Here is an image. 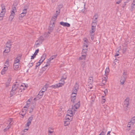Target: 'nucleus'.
<instances>
[{
    "instance_id": "16",
    "label": "nucleus",
    "mask_w": 135,
    "mask_h": 135,
    "mask_svg": "<svg viewBox=\"0 0 135 135\" xmlns=\"http://www.w3.org/2000/svg\"><path fill=\"white\" fill-rule=\"evenodd\" d=\"M15 15V13H11V15H10L9 17V20L10 21H12L13 18H14V16Z\"/></svg>"
},
{
    "instance_id": "5",
    "label": "nucleus",
    "mask_w": 135,
    "mask_h": 135,
    "mask_svg": "<svg viewBox=\"0 0 135 135\" xmlns=\"http://www.w3.org/2000/svg\"><path fill=\"white\" fill-rule=\"evenodd\" d=\"M33 118V115H32L27 120V123L25 125V127H28L30 125L31 122Z\"/></svg>"
},
{
    "instance_id": "1",
    "label": "nucleus",
    "mask_w": 135,
    "mask_h": 135,
    "mask_svg": "<svg viewBox=\"0 0 135 135\" xmlns=\"http://www.w3.org/2000/svg\"><path fill=\"white\" fill-rule=\"evenodd\" d=\"M19 87L18 84H14L12 86V89L10 92V97L17 93L18 90V88Z\"/></svg>"
},
{
    "instance_id": "23",
    "label": "nucleus",
    "mask_w": 135,
    "mask_h": 135,
    "mask_svg": "<svg viewBox=\"0 0 135 135\" xmlns=\"http://www.w3.org/2000/svg\"><path fill=\"white\" fill-rule=\"evenodd\" d=\"M77 90L78 89L74 88L72 91V95H73V94L76 95Z\"/></svg>"
},
{
    "instance_id": "64",
    "label": "nucleus",
    "mask_w": 135,
    "mask_h": 135,
    "mask_svg": "<svg viewBox=\"0 0 135 135\" xmlns=\"http://www.w3.org/2000/svg\"><path fill=\"white\" fill-rule=\"evenodd\" d=\"M42 61V60H41V59L37 63H40V64H41V63L43 62V61Z\"/></svg>"
},
{
    "instance_id": "12",
    "label": "nucleus",
    "mask_w": 135,
    "mask_h": 135,
    "mask_svg": "<svg viewBox=\"0 0 135 135\" xmlns=\"http://www.w3.org/2000/svg\"><path fill=\"white\" fill-rule=\"evenodd\" d=\"M74 110H73L72 108L71 109V110H68L67 111V113L68 114H70V118H71L72 116H73V113L74 112Z\"/></svg>"
},
{
    "instance_id": "47",
    "label": "nucleus",
    "mask_w": 135,
    "mask_h": 135,
    "mask_svg": "<svg viewBox=\"0 0 135 135\" xmlns=\"http://www.w3.org/2000/svg\"><path fill=\"white\" fill-rule=\"evenodd\" d=\"M60 82L59 83H60V85H63L65 83V82L64 80H61V79L60 80Z\"/></svg>"
},
{
    "instance_id": "34",
    "label": "nucleus",
    "mask_w": 135,
    "mask_h": 135,
    "mask_svg": "<svg viewBox=\"0 0 135 135\" xmlns=\"http://www.w3.org/2000/svg\"><path fill=\"white\" fill-rule=\"evenodd\" d=\"M16 11V8L15 6L12 8V10L11 11V13H15V12Z\"/></svg>"
},
{
    "instance_id": "26",
    "label": "nucleus",
    "mask_w": 135,
    "mask_h": 135,
    "mask_svg": "<svg viewBox=\"0 0 135 135\" xmlns=\"http://www.w3.org/2000/svg\"><path fill=\"white\" fill-rule=\"evenodd\" d=\"M11 126L10 125L8 124L6 127L3 130L4 132H6L10 128Z\"/></svg>"
},
{
    "instance_id": "30",
    "label": "nucleus",
    "mask_w": 135,
    "mask_h": 135,
    "mask_svg": "<svg viewBox=\"0 0 135 135\" xmlns=\"http://www.w3.org/2000/svg\"><path fill=\"white\" fill-rule=\"evenodd\" d=\"M87 51V50H83L82 52V55H84V56H86V55Z\"/></svg>"
},
{
    "instance_id": "45",
    "label": "nucleus",
    "mask_w": 135,
    "mask_h": 135,
    "mask_svg": "<svg viewBox=\"0 0 135 135\" xmlns=\"http://www.w3.org/2000/svg\"><path fill=\"white\" fill-rule=\"evenodd\" d=\"M131 121L134 123H135V117H134L132 118Z\"/></svg>"
},
{
    "instance_id": "25",
    "label": "nucleus",
    "mask_w": 135,
    "mask_h": 135,
    "mask_svg": "<svg viewBox=\"0 0 135 135\" xmlns=\"http://www.w3.org/2000/svg\"><path fill=\"white\" fill-rule=\"evenodd\" d=\"M94 32L91 33V31H90V34L91 36V38L92 40H93L94 38Z\"/></svg>"
},
{
    "instance_id": "52",
    "label": "nucleus",
    "mask_w": 135,
    "mask_h": 135,
    "mask_svg": "<svg viewBox=\"0 0 135 135\" xmlns=\"http://www.w3.org/2000/svg\"><path fill=\"white\" fill-rule=\"evenodd\" d=\"M119 49H118V50L117 51L116 54H115V56H114L115 57H116V56H118L119 55L118 54V53H119Z\"/></svg>"
},
{
    "instance_id": "48",
    "label": "nucleus",
    "mask_w": 135,
    "mask_h": 135,
    "mask_svg": "<svg viewBox=\"0 0 135 135\" xmlns=\"http://www.w3.org/2000/svg\"><path fill=\"white\" fill-rule=\"evenodd\" d=\"M106 132V131L103 132V131H102L99 135H104L105 134Z\"/></svg>"
},
{
    "instance_id": "10",
    "label": "nucleus",
    "mask_w": 135,
    "mask_h": 135,
    "mask_svg": "<svg viewBox=\"0 0 135 135\" xmlns=\"http://www.w3.org/2000/svg\"><path fill=\"white\" fill-rule=\"evenodd\" d=\"M60 25L63 26L69 27L70 26V24L67 22H60Z\"/></svg>"
},
{
    "instance_id": "55",
    "label": "nucleus",
    "mask_w": 135,
    "mask_h": 135,
    "mask_svg": "<svg viewBox=\"0 0 135 135\" xmlns=\"http://www.w3.org/2000/svg\"><path fill=\"white\" fill-rule=\"evenodd\" d=\"M13 119H10L8 120V121L9 123V125H11V122L12 121Z\"/></svg>"
},
{
    "instance_id": "54",
    "label": "nucleus",
    "mask_w": 135,
    "mask_h": 135,
    "mask_svg": "<svg viewBox=\"0 0 135 135\" xmlns=\"http://www.w3.org/2000/svg\"><path fill=\"white\" fill-rule=\"evenodd\" d=\"M135 134V131L134 130L132 131V132L131 133L130 135H133Z\"/></svg>"
},
{
    "instance_id": "41",
    "label": "nucleus",
    "mask_w": 135,
    "mask_h": 135,
    "mask_svg": "<svg viewBox=\"0 0 135 135\" xmlns=\"http://www.w3.org/2000/svg\"><path fill=\"white\" fill-rule=\"evenodd\" d=\"M109 71V68H107L105 70V74H108V73Z\"/></svg>"
},
{
    "instance_id": "22",
    "label": "nucleus",
    "mask_w": 135,
    "mask_h": 135,
    "mask_svg": "<svg viewBox=\"0 0 135 135\" xmlns=\"http://www.w3.org/2000/svg\"><path fill=\"white\" fill-rule=\"evenodd\" d=\"M11 48L9 47H6L5 48V49L4 51V52L8 53L10 51Z\"/></svg>"
},
{
    "instance_id": "53",
    "label": "nucleus",
    "mask_w": 135,
    "mask_h": 135,
    "mask_svg": "<svg viewBox=\"0 0 135 135\" xmlns=\"http://www.w3.org/2000/svg\"><path fill=\"white\" fill-rule=\"evenodd\" d=\"M40 95H38V94L37 96L34 99V100H35L36 99H40L41 98H40Z\"/></svg>"
},
{
    "instance_id": "15",
    "label": "nucleus",
    "mask_w": 135,
    "mask_h": 135,
    "mask_svg": "<svg viewBox=\"0 0 135 135\" xmlns=\"http://www.w3.org/2000/svg\"><path fill=\"white\" fill-rule=\"evenodd\" d=\"M80 68L82 69L83 70H84L85 68H86V63L85 61H83L81 65Z\"/></svg>"
},
{
    "instance_id": "59",
    "label": "nucleus",
    "mask_w": 135,
    "mask_h": 135,
    "mask_svg": "<svg viewBox=\"0 0 135 135\" xmlns=\"http://www.w3.org/2000/svg\"><path fill=\"white\" fill-rule=\"evenodd\" d=\"M105 101H106V100H105V99H102V102H101L102 103V104H103V103H104L105 102Z\"/></svg>"
},
{
    "instance_id": "11",
    "label": "nucleus",
    "mask_w": 135,
    "mask_h": 135,
    "mask_svg": "<svg viewBox=\"0 0 135 135\" xmlns=\"http://www.w3.org/2000/svg\"><path fill=\"white\" fill-rule=\"evenodd\" d=\"M4 66H4L3 69L2 70L1 72V74H4L5 73L6 71L8 70V66H7L6 65H4Z\"/></svg>"
},
{
    "instance_id": "2",
    "label": "nucleus",
    "mask_w": 135,
    "mask_h": 135,
    "mask_svg": "<svg viewBox=\"0 0 135 135\" xmlns=\"http://www.w3.org/2000/svg\"><path fill=\"white\" fill-rule=\"evenodd\" d=\"M129 98L127 97L124 101L123 108L124 109L125 111L128 110V108L129 105Z\"/></svg>"
},
{
    "instance_id": "7",
    "label": "nucleus",
    "mask_w": 135,
    "mask_h": 135,
    "mask_svg": "<svg viewBox=\"0 0 135 135\" xmlns=\"http://www.w3.org/2000/svg\"><path fill=\"white\" fill-rule=\"evenodd\" d=\"M54 21L51 20L50 22V24L49 26V29L50 30H52L53 29V28L55 26Z\"/></svg>"
},
{
    "instance_id": "35",
    "label": "nucleus",
    "mask_w": 135,
    "mask_h": 135,
    "mask_svg": "<svg viewBox=\"0 0 135 135\" xmlns=\"http://www.w3.org/2000/svg\"><path fill=\"white\" fill-rule=\"evenodd\" d=\"M104 78L105 79H103L102 81V83L104 85H105V84H106L107 80V79L105 77Z\"/></svg>"
},
{
    "instance_id": "21",
    "label": "nucleus",
    "mask_w": 135,
    "mask_h": 135,
    "mask_svg": "<svg viewBox=\"0 0 135 135\" xmlns=\"http://www.w3.org/2000/svg\"><path fill=\"white\" fill-rule=\"evenodd\" d=\"M19 63H14L13 65V68L14 69L16 70L17 69H18L19 67Z\"/></svg>"
},
{
    "instance_id": "57",
    "label": "nucleus",
    "mask_w": 135,
    "mask_h": 135,
    "mask_svg": "<svg viewBox=\"0 0 135 135\" xmlns=\"http://www.w3.org/2000/svg\"><path fill=\"white\" fill-rule=\"evenodd\" d=\"M9 60L8 59H7V60L6 61L5 64L7 65H6L7 66H8V63H9Z\"/></svg>"
},
{
    "instance_id": "49",
    "label": "nucleus",
    "mask_w": 135,
    "mask_h": 135,
    "mask_svg": "<svg viewBox=\"0 0 135 135\" xmlns=\"http://www.w3.org/2000/svg\"><path fill=\"white\" fill-rule=\"evenodd\" d=\"M39 50L38 49H37L36 50L35 53L34 54L35 55H36L37 54V53L39 52Z\"/></svg>"
},
{
    "instance_id": "17",
    "label": "nucleus",
    "mask_w": 135,
    "mask_h": 135,
    "mask_svg": "<svg viewBox=\"0 0 135 135\" xmlns=\"http://www.w3.org/2000/svg\"><path fill=\"white\" fill-rule=\"evenodd\" d=\"M11 43L12 42L10 40H9L6 43V47L11 48Z\"/></svg>"
},
{
    "instance_id": "60",
    "label": "nucleus",
    "mask_w": 135,
    "mask_h": 135,
    "mask_svg": "<svg viewBox=\"0 0 135 135\" xmlns=\"http://www.w3.org/2000/svg\"><path fill=\"white\" fill-rule=\"evenodd\" d=\"M27 9H25L23 11V13H25V14H26L27 13Z\"/></svg>"
},
{
    "instance_id": "58",
    "label": "nucleus",
    "mask_w": 135,
    "mask_h": 135,
    "mask_svg": "<svg viewBox=\"0 0 135 135\" xmlns=\"http://www.w3.org/2000/svg\"><path fill=\"white\" fill-rule=\"evenodd\" d=\"M126 50V47H124L123 49V52L124 53L125 52Z\"/></svg>"
},
{
    "instance_id": "50",
    "label": "nucleus",
    "mask_w": 135,
    "mask_h": 135,
    "mask_svg": "<svg viewBox=\"0 0 135 135\" xmlns=\"http://www.w3.org/2000/svg\"><path fill=\"white\" fill-rule=\"evenodd\" d=\"M60 13V10H59V11H56V14H55V15H56L57 16L59 15V14Z\"/></svg>"
},
{
    "instance_id": "56",
    "label": "nucleus",
    "mask_w": 135,
    "mask_h": 135,
    "mask_svg": "<svg viewBox=\"0 0 135 135\" xmlns=\"http://www.w3.org/2000/svg\"><path fill=\"white\" fill-rule=\"evenodd\" d=\"M2 11H4V12H6V9L4 7H2Z\"/></svg>"
},
{
    "instance_id": "37",
    "label": "nucleus",
    "mask_w": 135,
    "mask_h": 135,
    "mask_svg": "<svg viewBox=\"0 0 135 135\" xmlns=\"http://www.w3.org/2000/svg\"><path fill=\"white\" fill-rule=\"evenodd\" d=\"M20 61V60L19 59H17V57L15 60L14 63H19L18 62Z\"/></svg>"
},
{
    "instance_id": "38",
    "label": "nucleus",
    "mask_w": 135,
    "mask_h": 135,
    "mask_svg": "<svg viewBox=\"0 0 135 135\" xmlns=\"http://www.w3.org/2000/svg\"><path fill=\"white\" fill-rule=\"evenodd\" d=\"M67 78L66 76L65 75H64L61 77V80L66 79Z\"/></svg>"
},
{
    "instance_id": "36",
    "label": "nucleus",
    "mask_w": 135,
    "mask_h": 135,
    "mask_svg": "<svg viewBox=\"0 0 135 135\" xmlns=\"http://www.w3.org/2000/svg\"><path fill=\"white\" fill-rule=\"evenodd\" d=\"M135 5V0H134L133 1V3L132 4L131 8L133 9L134 8V6Z\"/></svg>"
},
{
    "instance_id": "39",
    "label": "nucleus",
    "mask_w": 135,
    "mask_h": 135,
    "mask_svg": "<svg viewBox=\"0 0 135 135\" xmlns=\"http://www.w3.org/2000/svg\"><path fill=\"white\" fill-rule=\"evenodd\" d=\"M57 17V16L55 15V16L53 17L52 18V20H53L54 21V22L55 21V20H56Z\"/></svg>"
},
{
    "instance_id": "4",
    "label": "nucleus",
    "mask_w": 135,
    "mask_h": 135,
    "mask_svg": "<svg viewBox=\"0 0 135 135\" xmlns=\"http://www.w3.org/2000/svg\"><path fill=\"white\" fill-rule=\"evenodd\" d=\"M127 78V74L125 72H124L123 75L121 77V78L120 80V84L123 85L124 83Z\"/></svg>"
},
{
    "instance_id": "31",
    "label": "nucleus",
    "mask_w": 135,
    "mask_h": 135,
    "mask_svg": "<svg viewBox=\"0 0 135 135\" xmlns=\"http://www.w3.org/2000/svg\"><path fill=\"white\" fill-rule=\"evenodd\" d=\"M6 12L4 11H1L0 14V17H4V14Z\"/></svg>"
},
{
    "instance_id": "24",
    "label": "nucleus",
    "mask_w": 135,
    "mask_h": 135,
    "mask_svg": "<svg viewBox=\"0 0 135 135\" xmlns=\"http://www.w3.org/2000/svg\"><path fill=\"white\" fill-rule=\"evenodd\" d=\"M88 45L87 44H85V45H83V50H88Z\"/></svg>"
},
{
    "instance_id": "63",
    "label": "nucleus",
    "mask_w": 135,
    "mask_h": 135,
    "mask_svg": "<svg viewBox=\"0 0 135 135\" xmlns=\"http://www.w3.org/2000/svg\"><path fill=\"white\" fill-rule=\"evenodd\" d=\"M128 123H130V124H131V126H133L134 123L132 122L131 121H130V122Z\"/></svg>"
},
{
    "instance_id": "6",
    "label": "nucleus",
    "mask_w": 135,
    "mask_h": 135,
    "mask_svg": "<svg viewBox=\"0 0 135 135\" xmlns=\"http://www.w3.org/2000/svg\"><path fill=\"white\" fill-rule=\"evenodd\" d=\"M36 104V103L35 102H32L31 103V104L30 109L29 111L30 113H31L33 112V109L35 107Z\"/></svg>"
},
{
    "instance_id": "20",
    "label": "nucleus",
    "mask_w": 135,
    "mask_h": 135,
    "mask_svg": "<svg viewBox=\"0 0 135 135\" xmlns=\"http://www.w3.org/2000/svg\"><path fill=\"white\" fill-rule=\"evenodd\" d=\"M44 40V37L42 36H41L38 39V41H39V43H42V42Z\"/></svg>"
},
{
    "instance_id": "13",
    "label": "nucleus",
    "mask_w": 135,
    "mask_h": 135,
    "mask_svg": "<svg viewBox=\"0 0 135 135\" xmlns=\"http://www.w3.org/2000/svg\"><path fill=\"white\" fill-rule=\"evenodd\" d=\"M61 86H62V85H60V83H59L58 84H56L54 85H52L51 86H50V87L55 88H56L60 87Z\"/></svg>"
},
{
    "instance_id": "62",
    "label": "nucleus",
    "mask_w": 135,
    "mask_h": 135,
    "mask_svg": "<svg viewBox=\"0 0 135 135\" xmlns=\"http://www.w3.org/2000/svg\"><path fill=\"white\" fill-rule=\"evenodd\" d=\"M32 63H33V62H31V63H30L28 64L29 66L30 67L32 66H33Z\"/></svg>"
},
{
    "instance_id": "18",
    "label": "nucleus",
    "mask_w": 135,
    "mask_h": 135,
    "mask_svg": "<svg viewBox=\"0 0 135 135\" xmlns=\"http://www.w3.org/2000/svg\"><path fill=\"white\" fill-rule=\"evenodd\" d=\"M48 87V85L46 84L44 86L43 88H42L41 90L42 92H44L46 90L47 87Z\"/></svg>"
},
{
    "instance_id": "46",
    "label": "nucleus",
    "mask_w": 135,
    "mask_h": 135,
    "mask_svg": "<svg viewBox=\"0 0 135 135\" xmlns=\"http://www.w3.org/2000/svg\"><path fill=\"white\" fill-rule=\"evenodd\" d=\"M22 89H23V90L24 89V88L22 89L21 88H19V87L18 88V90L17 91V92H18V93H20V92H22Z\"/></svg>"
},
{
    "instance_id": "29",
    "label": "nucleus",
    "mask_w": 135,
    "mask_h": 135,
    "mask_svg": "<svg viewBox=\"0 0 135 135\" xmlns=\"http://www.w3.org/2000/svg\"><path fill=\"white\" fill-rule=\"evenodd\" d=\"M68 116H70V115L69 114H67L65 117V120H68V121H70L71 120L70 119V118L68 117Z\"/></svg>"
},
{
    "instance_id": "42",
    "label": "nucleus",
    "mask_w": 135,
    "mask_h": 135,
    "mask_svg": "<svg viewBox=\"0 0 135 135\" xmlns=\"http://www.w3.org/2000/svg\"><path fill=\"white\" fill-rule=\"evenodd\" d=\"M79 85L77 83H76L75 85L74 88L76 89H79Z\"/></svg>"
},
{
    "instance_id": "40",
    "label": "nucleus",
    "mask_w": 135,
    "mask_h": 135,
    "mask_svg": "<svg viewBox=\"0 0 135 135\" xmlns=\"http://www.w3.org/2000/svg\"><path fill=\"white\" fill-rule=\"evenodd\" d=\"M49 130H48V135H52L51 134H50L51 133H52L53 132V131H51L50 130L52 129L51 128H49ZM52 130H53L52 129Z\"/></svg>"
},
{
    "instance_id": "19",
    "label": "nucleus",
    "mask_w": 135,
    "mask_h": 135,
    "mask_svg": "<svg viewBox=\"0 0 135 135\" xmlns=\"http://www.w3.org/2000/svg\"><path fill=\"white\" fill-rule=\"evenodd\" d=\"M76 95H71V102L73 103L74 102L76 98Z\"/></svg>"
},
{
    "instance_id": "3",
    "label": "nucleus",
    "mask_w": 135,
    "mask_h": 135,
    "mask_svg": "<svg viewBox=\"0 0 135 135\" xmlns=\"http://www.w3.org/2000/svg\"><path fill=\"white\" fill-rule=\"evenodd\" d=\"M57 55V54L53 55L48 59V61L47 62L46 65L42 68L43 70H45L46 69L47 67L49 66V62L51 61V60H52L54 58H55Z\"/></svg>"
},
{
    "instance_id": "32",
    "label": "nucleus",
    "mask_w": 135,
    "mask_h": 135,
    "mask_svg": "<svg viewBox=\"0 0 135 135\" xmlns=\"http://www.w3.org/2000/svg\"><path fill=\"white\" fill-rule=\"evenodd\" d=\"M64 122L65 126H68V124H69L70 121H68V120H65Z\"/></svg>"
},
{
    "instance_id": "33",
    "label": "nucleus",
    "mask_w": 135,
    "mask_h": 135,
    "mask_svg": "<svg viewBox=\"0 0 135 135\" xmlns=\"http://www.w3.org/2000/svg\"><path fill=\"white\" fill-rule=\"evenodd\" d=\"M44 93V92H42L41 90H40L39 91V93L38 94V95H40V97H39L40 98H42V96H43V93Z\"/></svg>"
},
{
    "instance_id": "14",
    "label": "nucleus",
    "mask_w": 135,
    "mask_h": 135,
    "mask_svg": "<svg viewBox=\"0 0 135 135\" xmlns=\"http://www.w3.org/2000/svg\"><path fill=\"white\" fill-rule=\"evenodd\" d=\"M27 105H26L24 107V108L22 109V110H24V113H21V115H22L23 116L26 114V111H27Z\"/></svg>"
},
{
    "instance_id": "61",
    "label": "nucleus",
    "mask_w": 135,
    "mask_h": 135,
    "mask_svg": "<svg viewBox=\"0 0 135 135\" xmlns=\"http://www.w3.org/2000/svg\"><path fill=\"white\" fill-rule=\"evenodd\" d=\"M36 55H35L34 54L32 55L31 56V59H33L35 57Z\"/></svg>"
},
{
    "instance_id": "8",
    "label": "nucleus",
    "mask_w": 135,
    "mask_h": 135,
    "mask_svg": "<svg viewBox=\"0 0 135 135\" xmlns=\"http://www.w3.org/2000/svg\"><path fill=\"white\" fill-rule=\"evenodd\" d=\"M97 25V23H94V22H92L91 23V32H94L95 31V27Z\"/></svg>"
},
{
    "instance_id": "44",
    "label": "nucleus",
    "mask_w": 135,
    "mask_h": 135,
    "mask_svg": "<svg viewBox=\"0 0 135 135\" xmlns=\"http://www.w3.org/2000/svg\"><path fill=\"white\" fill-rule=\"evenodd\" d=\"M26 15V14L25 13L22 12L20 15L19 17H23L24 16Z\"/></svg>"
},
{
    "instance_id": "51",
    "label": "nucleus",
    "mask_w": 135,
    "mask_h": 135,
    "mask_svg": "<svg viewBox=\"0 0 135 135\" xmlns=\"http://www.w3.org/2000/svg\"><path fill=\"white\" fill-rule=\"evenodd\" d=\"M40 64L38 63H37L36 65H35V69H36L37 68V67L40 66Z\"/></svg>"
},
{
    "instance_id": "43",
    "label": "nucleus",
    "mask_w": 135,
    "mask_h": 135,
    "mask_svg": "<svg viewBox=\"0 0 135 135\" xmlns=\"http://www.w3.org/2000/svg\"><path fill=\"white\" fill-rule=\"evenodd\" d=\"M98 14L97 13H95L93 16V19L94 18V20H97L98 18Z\"/></svg>"
},
{
    "instance_id": "9",
    "label": "nucleus",
    "mask_w": 135,
    "mask_h": 135,
    "mask_svg": "<svg viewBox=\"0 0 135 135\" xmlns=\"http://www.w3.org/2000/svg\"><path fill=\"white\" fill-rule=\"evenodd\" d=\"M79 103V102L78 103H77L76 104H75V105H74V106H72V109L73 110H74V112H75V111H76V110L74 109L75 108L77 109L79 107L80 104Z\"/></svg>"
},
{
    "instance_id": "27",
    "label": "nucleus",
    "mask_w": 135,
    "mask_h": 135,
    "mask_svg": "<svg viewBox=\"0 0 135 135\" xmlns=\"http://www.w3.org/2000/svg\"><path fill=\"white\" fill-rule=\"evenodd\" d=\"M46 56V54H43L41 58V60H42V61H43L45 59Z\"/></svg>"
},
{
    "instance_id": "28",
    "label": "nucleus",
    "mask_w": 135,
    "mask_h": 135,
    "mask_svg": "<svg viewBox=\"0 0 135 135\" xmlns=\"http://www.w3.org/2000/svg\"><path fill=\"white\" fill-rule=\"evenodd\" d=\"M86 58V56H84V55H82L81 56L79 57L78 59L79 60H82L83 59H84L85 60Z\"/></svg>"
}]
</instances>
